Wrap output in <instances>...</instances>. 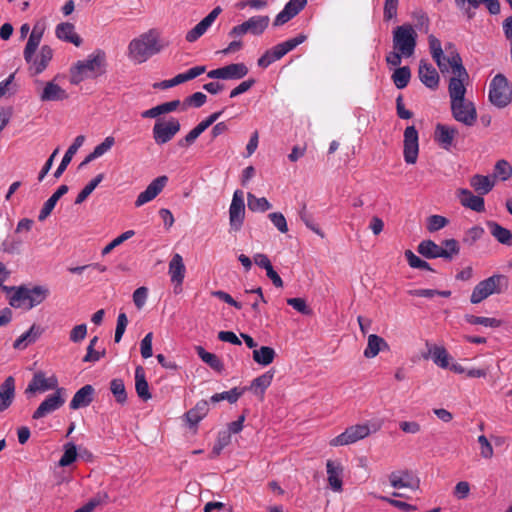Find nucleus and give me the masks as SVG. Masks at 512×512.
<instances>
[{"label":"nucleus","mask_w":512,"mask_h":512,"mask_svg":"<svg viewBox=\"0 0 512 512\" xmlns=\"http://www.w3.org/2000/svg\"><path fill=\"white\" fill-rule=\"evenodd\" d=\"M460 203L473 211L483 212L485 210V202L482 195H474L470 190L461 188L458 190Z\"/></svg>","instance_id":"nucleus-19"},{"label":"nucleus","mask_w":512,"mask_h":512,"mask_svg":"<svg viewBox=\"0 0 512 512\" xmlns=\"http://www.w3.org/2000/svg\"><path fill=\"white\" fill-rule=\"evenodd\" d=\"M287 304L292 306L296 311L303 315H312V309L307 305V302L304 298H288Z\"/></svg>","instance_id":"nucleus-59"},{"label":"nucleus","mask_w":512,"mask_h":512,"mask_svg":"<svg viewBox=\"0 0 512 512\" xmlns=\"http://www.w3.org/2000/svg\"><path fill=\"white\" fill-rule=\"evenodd\" d=\"M419 153L418 131L415 126H408L404 131V160L407 164H415Z\"/></svg>","instance_id":"nucleus-13"},{"label":"nucleus","mask_w":512,"mask_h":512,"mask_svg":"<svg viewBox=\"0 0 512 512\" xmlns=\"http://www.w3.org/2000/svg\"><path fill=\"white\" fill-rule=\"evenodd\" d=\"M270 23V18L267 15L253 16L244 21L247 32L254 36H260L264 33Z\"/></svg>","instance_id":"nucleus-36"},{"label":"nucleus","mask_w":512,"mask_h":512,"mask_svg":"<svg viewBox=\"0 0 512 512\" xmlns=\"http://www.w3.org/2000/svg\"><path fill=\"white\" fill-rule=\"evenodd\" d=\"M511 174V165L506 160L502 159L496 162L492 178L495 180L498 176H500L502 180H507Z\"/></svg>","instance_id":"nucleus-57"},{"label":"nucleus","mask_w":512,"mask_h":512,"mask_svg":"<svg viewBox=\"0 0 512 512\" xmlns=\"http://www.w3.org/2000/svg\"><path fill=\"white\" fill-rule=\"evenodd\" d=\"M489 101L497 108H505L512 101V90L508 79L501 73L494 76L489 84Z\"/></svg>","instance_id":"nucleus-6"},{"label":"nucleus","mask_w":512,"mask_h":512,"mask_svg":"<svg viewBox=\"0 0 512 512\" xmlns=\"http://www.w3.org/2000/svg\"><path fill=\"white\" fill-rule=\"evenodd\" d=\"M486 225L489 228L491 235L500 244L508 246L512 245V232L509 229L502 227L496 221H487Z\"/></svg>","instance_id":"nucleus-35"},{"label":"nucleus","mask_w":512,"mask_h":512,"mask_svg":"<svg viewBox=\"0 0 512 512\" xmlns=\"http://www.w3.org/2000/svg\"><path fill=\"white\" fill-rule=\"evenodd\" d=\"M465 321L472 325H483L485 327L497 328L501 326V321L496 318L475 316L472 314L465 315Z\"/></svg>","instance_id":"nucleus-47"},{"label":"nucleus","mask_w":512,"mask_h":512,"mask_svg":"<svg viewBox=\"0 0 512 512\" xmlns=\"http://www.w3.org/2000/svg\"><path fill=\"white\" fill-rule=\"evenodd\" d=\"M247 205L249 210L253 212H265L272 207L270 202L265 197L258 198L250 192L247 194Z\"/></svg>","instance_id":"nucleus-43"},{"label":"nucleus","mask_w":512,"mask_h":512,"mask_svg":"<svg viewBox=\"0 0 512 512\" xmlns=\"http://www.w3.org/2000/svg\"><path fill=\"white\" fill-rule=\"evenodd\" d=\"M181 125L178 119L171 118L168 121L158 119L153 127V139L158 145L168 143L180 131Z\"/></svg>","instance_id":"nucleus-8"},{"label":"nucleus","mask_w":512,"mask_h":512,"mask_svg":"<svg viewBox=\"0 0 512 512\" xmlns=\"http://www.w3.org/2000/svg\"><path fill=\"white\" fill-rule=\"evenodd\" d=\"M63 393L64 388H57L53 394L48 395L46 399L34 411L32 418L38 420L61 408L65 403Z\"/></svg>","instance_id":"nucleus-11"},{"label":"nucleus","mask_w":512,"mask_h":512,"mask_svg":"<svg viewBox=\"0 0 512 512\" xmlns=\"http://www.w3.org/2000/svg\"><path fill=\"white\" fill-rule=\"evenodd\" d=\"M273 225L281 232L286 233L288 226L284 215L281 212H272L268 215Z\"/></svg>","instance_id":"nucleus-64"},{"label":"nucleus","mask_w":512,"mask_h":512,"mask_svg":"<svg viewBox=\"0 0 512 512\" xmlns=\"http://www.w3.org/2000/svg\"><path fill=\"white\" fill-rule=\"evenodd\" d=\"M68 98V94L64 89L54 82H48L40 96L42 101H61Z\"/></svg>","instance_id":"nucleus-37"},{"label":"nucleus","mask_w":512,"mask_h":512,"mask_svg":"<svg viewBox=\"0 0 512 512\" xmlns=\"http://www.w3.org/2000/svg\"><path fill=\"white\" fill-rule=\"evenodd\" d=\"M104 179V174L100 173L95 178H93L77 195L75 199V204L83 203L88 196L94 191V189L101 183Z\"/></svg>","instance_id":"nucleus-46"},{"label":"nucleus","mask_w":512,"mask_h":512,"mask_svg":"<svg viewBox=\"0 0 512 512\" xmlns=\"http://www.w3.org/2000/svg\"><path fill=\"white\" fill-rule=\"evenodd\" d=\"M245 218V204L243 192L236 190L233 194L232 202L229 208V222L231 230L237 232L241 229Z\"/></svg>","instance_id":"nucleus-10"},{"label":"nucleus","mask_w":512,"mask_h":512,"mask_svg":"<svg viewBox=\"0 0 512 512\" xmlns=\"http://www.w3.org/2000/svg\"><path fill=\"white\" fill-rule=\"evenodd\" d=\"M306 39V35L299 34L295 38L277 44L272 49H269V51L272 52V56L276 61L284 57L288 52L296 48L298 45L302 44Z\"/></svg>","instance_id":"nucleus-21"},{"label":"nucleus","mask_w":512,"mask_h":512,"mask_svg":"<svg viewBox=\"0 0 512 512\" xmlns=\"http://www.w3.org/2000/svg\"><path fill=\"white\" fill-rule=\"evenodd\" d=\"M209 412V405L206 400H201L185 413V418L191 427L196 426Z\"/></svg>","instance_id":"nucleus-27"},{"label":"nucleus","mask_w":512,"mask_h":512,"mask_svg":"<svg viewBox=\"0 0 512 512\" xmlns=\"http://www.w3.org/2000/svg\"><path fill=\"white\" fill-rule=\"evenodd\" d=\"M301 220L305 223V225L315 232L316 234L324 237V233L319 229V227L314 223L313 216L306 209V205H303L302 209L299 212Z\"/></svg>","instance_id":"nucleus-60"},{"label":"nucleus","mask_w":512,"mask_h":512,"mask_svg":"<svg viewBox=\"0 0 512 512\" xmlns=\"http://www.w3.org/2000/svg\"><path fill=\"white\" fill-rule=\"evenodd\" d=\"M77 447L74 443L68 442L64 445V453L59 461L60 467L71 465L77 458Z\"/></svg>","instance_id":"nucleus-49"},{"label":"nucleus","mask_w":512,"mask_h":512,"mask_svg":"<svg viewBox=\"0 0 512 512\" xmlns=\"http://www.w3.org/2000/svg\"><path fill=\"white\" fill-rule=\"evenodd\" d=\"M135 232L133 230H128L118 237H116L114 240H112L108 245H106L102 250V255L109 254L114 248L122 244L124 241L130 239L133 237Z\"/></svg>","instance_id":"nucleus-61"},{"label":"nucleus","mask_w":512,"mask_h":512,"mask_svg":"<svg viewBox=\"0 0 512 512\" xmlns=\"http://www.w3.org/2000/svg\"><path fill=\"white\" fill-rule=\"evenodd\" d=\"M195 349L204 363L209 365L213 370L222 372L224 365L217 355L207 352L202 346H196Z\"/></svg>","instance_id":"nucleus-42"},{"label":"nucleus","mask_w":512,"mask_h":512,"mask_svg":"<svg viewBox=\"0 0 512 512\" xmlns=\"http://www.w3.org/2000/svg\"><path fill=\"white\" fill-rule=\"evenodd\" d=\"M85 141V137L83 135H79L74 139V142L69 146L66 153L64 154L62 161L56 171L54 172V177L59 178L64 171L66 170L67 166L72 161L73 156L76 154L78 149L82 146V144Z\"/></svg>","instance_id":"nucleus-22"},{"label":"nucleus","mask_w":512,"mask_h":512,"mask_svg":"<svg viewBox=\"0 0 512 512\" xmlns=\"http://www.w3.org/2000/svg\"><path fill=\"white\" fill-rule=\"evenodd\" d=\"M110 390L119 404L127 401V393L122 379H113L110 382Z\"/></svg>","instance_id":"nucleus-48"},{"label":"nucleus","mask_w":512,"mask_h":512,"mask_svg":"<svg viewBox=\"0 0 512 512\" xmlns=\"http://www.w3.org/2000/svg\"><path fill=\"white\" fill-rule=\"evenodd\" d=\"M59 383L55 375L46 377L43 371L34 373L31 381L25 389V394H35L36 392H45L48 390H57Z\"/></svg>","instance_id":"nucleus-12"},{"label":"nucleus","mask_w":512,"mask_h":512,"mask_svg":"<svg viewBox=\"0 0 512 512\" xmlns=\"http://www.w3.org/2000/svg\"><path fill=\"white\" fill-rule=\"evenodd\" d=\"M457 134L458 129L456 127L438 123L435 126L434 140L442 148L449 150L453 145V140Z\"/></svg>","instance_id":"nucleus-16"},{"label":"nucleus","mask_w":512,"mask_h":512,"mask_svg":"<svg viewBox=\"0 0 512 512\" xmlns=\"http://www.w3.org/2000/svg\"><path fill=\"white\" fill-rule=\"evenodd\" d=\"M382 350H389V345L385 339L376 334L369 335L367 347L364 350V356L368 359L374 358Z\"/></svg>","instance_id":"nucleus-32"},{"label":"nucleus","mask_w":512,"mask_h":512,"mask_svg":"<svg viewBox=\"0 0 512 512\" xmlns=\"http://www.w3.org/2000/svg\"><path fill=\"white\" fill-rule=\"evenodd\" d=\"M249 72L245 63H231L223 66L224 80H239Z\"/></svg>","instance_id":"nucleus-39"},{"label":"nucleus","mask_w":512,"mask_h":512,"mask_svg":"<svg viewBox=\"0 0 512 512\" xmlns=\"http://www.w3.org/2000/svg\"><path fill=\"white\" fill-rule=\"evenodd\" d=\"M207 101V96L202 92H195L194 94L186 97L182 102L181 109L184 111L188 107L199 108L203 106Z\"/></svg>","instance_id":"nucleus-51"},{"label":"nucleus","mask_w":512,"mask_h":512,"mask_svg":"<svg viewBox=\"0 0 512 512\" xmlns=\"http://www.w3.org/2000/svg\"><path fill=\"white\" fill-rule=\"evenodd\" d=\"M484 229L480 226H474L466 231L462 241L463 243L472 246L476 241L482 238Z\"/></svg>","instance_id":"nucleus-62"},{"label":"nucleus","mask_w":512,"mask_h":512,"mask_svg":"<svg viewBox=\"0 0 512 512\" xmlns=\"http://www.w3.org/2000/svg\"><path fill=\"white\" fill-rule=\"evenodd\" d=\"M23 241L17 237L7 238L2 242V251L7 254H20Z\"/></svg>","instance_id":"nucleus-55"},{"label":"nucleus","mask_w":512,"mask_h":512,"mask_svg":"<svg viewBox=\"0 0 512 512\" xmlns=\"http://www.w3.org/2000/svg\"><path fill=\"white\" fill-rule=\"evenodd\" d=\"M202 133L203 131L201 128L198 125L195 126L184 138L178 141V146L181 148H188Z\"/></svg>","instance_id":"nucleus-63"},{"label":"nucleus","mask_w":512,"mask_h":512,"mask_svg":"<svg viewBox=\"0 0 512 512\" xmlns=\"http://www.w3.org/2000/svg\"><path fill=\"white\" fill-rule=\"evenodd\" d=\"M381 428V424L373 423L372 429L368 424L352 425L345 429L343 433L333 438L330 441L331 446H344L355 443L370 435L371 432H376Z\"/></svg>","instance_id":"nucleus-7"},{"label":"nucleus","mask_w":512,"mask_h":512,"mask_svg":"<svg viewBox=\"0 0 512 512\" xmlns=\"http://www.w3.org/2000/svg\"><path fill=\"white\" fill-rule=\"evenodd\" d=\"M168 272L171 277V282L175 284V293H178L177 287H181L186 272L183 258L180 254L176 253L172 256Z\"/></svg>","instance_id":"nucleus-18"},{"label":"nucleus","mask_w":512,"mask_h":512,"mask_svg":"<svg viewBox=\"0 0 512 512\" xmlns=\"http://www.w3.org/2000/svg\"><path fill=\"white\" fill-rule=\"evenodd\" d=\"M419 78L421 82L428 88L435 90L439 86V74L431 63L427 60H420Z\"/></svg>","instance_id":"nucleus-15"},{"label":"nucleus","mask_w":512,"mask_h":512,"mask_svg":"<svg viewBox=\"0 0 512 512\" xmlns=\"http://www.w3.org/2000/svg\"><path fill=\"white\" fill-rule=\"evenodd\" d=\"M327 475H328V483L331 489L335 492L342 491V477L344 468L340 462H336L333 460H328L326 463Z\"/></svg>","instance_id":"nucleus-17"},{"label":"nucleus","mask_w":512,"mask_h":512,"mask_svg":"<svg viewBox=\"0 0 512 512\" xmlns=\"http://www.w3.org/2000/svg\"><path fill=\"white\" fill-rule=\"evenodd\" d=\"M417 252L427 259L442 258V255H446L443 252V247L430 239L421 241L417 247Z\"/></svg>","instance_id":"nucleus-29"},{"label":"nucleus","mask_w":512,"mask_h":512,"mask_svg":"<svg viewBox=\"0 0 512 512\" xmlns=\"http://www.w3.org/2000/svg\"><path fill=\"white\" fill-rule=\"evenodd\" d=\"M444 61H446L452 69V73L454 74L452 78L469 80V74L463 65L462 58L459 53L447 55Z\"/></svg>","instance_id":"nucleus-38"},{"label":"nucleus","mask_w":512,"mask_h":512,"mask_svg":"<svg viewBox=\"0 0 512 512\" xmlns=\"http://www.w3.org/2000/svg\"><path fill=\"white\" fill-rule=\"evenodd\" d=\"M231 442V435L227 431H220L218 433L217 442L215 443L210 457L215 458L220 455L221 451L230 444Z\"/></svg>","instance_id":"nucleus-50"},{"label":"nucleus","mask_w":512,"mask_h":512,"mask_svg":"<svg viewBox=\"0 0 512 512\" xmlns=\"http://www.w3.org/2000/svg\"><path fill=\"white\" fill-rule=\"evenodd\" d=\"M41 38L33 36L30 34L28 41L26 43V46L23 51L24 59L27 63H31L34 57V54L39 47V44L41 42Z\"/></svg>","instance_id":"nucleus-53"},{"label":"nucleus","mask_w":512,"mask_h":512,"mask_svg":"<svg viewBox=\"0 0 512 512\" xmlns=\"http://www.w3.org/2000/svg\"><path fill=\"white\" fill-rule=\"evenodd\" d=\"M69 188L63 184L52 194V196L44 203L39 215L38 220L44 221L54 209L58 200L68 192Z\"/></svg>","instance_id":"nucleus-31"},{"label":"nucleus","mask_w":512,"mask_h":512,"mask_svg":"<svg viewBox=\"0 0 512 512\" xmlns=\"http://www.w3.org/2000/svg\"><path fill=\"white\" fill-rule=\"evenodd\" d=\"M449 220L441 215H431L427 219V230L429 232H436L447 226Z\"/></svg>","instance_id":"nucleus-58"},{"label":"nucleus","mask_w":512,"mask_h":512,"mask_svg":"<svg viewBox=\"0 0 512 512\" xmlns=\"http://www.w3.org/2000/svg\"><path fill=\"white\" fill-rule=\"evenodd\" d=\"M276 357V352L272 347L262 346L253 350V360L263 366L270 365Z\"/></svg>","instance_id":"nucleus-41"},{"label":"nucleus","mask_w":512,"mask_h":512,"mask_svg":"<svg viewBox=\"0 0 512 512\" xmlns=\"http://www.w3.org/2000/svg\"><path fill=\"white\" fill-rule=\"evenodd\" d=\"M106 54L103 50H97L87 60L78 61L70 69V82L79 84L85 78L96 77L105 73Z\"/></svg>","instance_id":"nucleus-2"},{"label":"nucleus","mask_w":512,"mask_h":512,"mask_svg":"<svg viewBox=\"0 0 512 512\" xmlns=\"http://www.w3.org/2000/svg\"><path fill=\"white\" fill-rule=\"evenodd\" d=\"M389 482L393 488H411L414 489L418 481L414 483L411 473L408 471L392 472L389 475Z\"/></svg>","instance_id":"nucleus-30"},{"label":"nucleus","mask_w":512,"mask_h":512,"mask_svg":"<svg viewBox=\"0 0 512 512\" xmlns=\"http://www.w3.org/2000/svg\"><path fill=\"white\" fill-rule=\"evenodd\" d=\"M53 58V49L49 45H43L36 58L33 57L30 63V69H34V74L42 73Z\"/></svg>","instance_id":"nucleus-23"},{"label":"nucleus","mask_w":512,"mask_h":512,"mask_svg":"<svg viewBox=\"0 0 512 512\" xmlns=\"http://www.w3.org/2000/svg\"><path fill=\"white\" fill-rule=\"evenodd\" d=\"M508 288V278L503 274H494L480 281L470 296L472 304H478L492 294H501Z\"/></svg>","instance_id":"nucleus-4"},{"label":"nucleus","mask_w":512,"mask_h":512,"mask_svg":"<svg viewBox=\"0 0 512 512\" xmlns=\"http://www.w3.org/2000/svg\"><path fill=\"white\" fill-rule=\"evenodd\" d=\"M135 389L138 397L143 401L151 399L152 395L149 392V385L145 378V371L142 366H137L135 369Z\"/></svg>","instance_id":"nucleus-33"},{"label":"nucleus","mask_w":512,"mask_h":512,"mask_svg":"<svg viewBox=\"0 0 512 512\" xmlns=\"http://www.w3.org/2000/svg\"><path fill=\"white\" fill-rule=\"evenodd\" d=\"M428 44L433 60L436 62L440 71L444 73L447 71V65L444 63L445 56L443 55V49L440 40L434 35H429Z\"/></svg>","instance_id":"nucleus-34"},{"label":"nucleus","mask_w":512,"mask_h":512,"mask_svg":"<svg viewBox=\"0 0 512 512\" xmlns=\"http://www.w3.org/2000/svg\"><path fill=\"white\" fill-rule=\"evenodd\" d=\"M94 388L92 385H85L80 388L73 396L70 402L71 409H78L80 407H86L93 401Z\"/></svg>","instance_id":"nucleus-24"},{"label":"nucleus","mask_w":512,"mask_h":512,"mask_svg":"<svg viewBox=\"0 0 512 512\" xmlns=\"http://www.w3.org/2000/svg\"><path fill=\"white\" fill-rule=\"evenodd\" d=\"M469 80H462L459 78H450L448 84V93L450 97V104L462 102L465 100L466 87L465 83Z\"/></svg>","instance_id":"nucleus-28"},{"label":"nucleus","mask_w":512,"mask_h":512,"mask_svg":"<svg viewBox=\"0 0 512 512\" xmlns=\"http://www.w3.org/2000/svg\"><path fill=\"white\" fill-rule=\"evenodd\" d=\"M405 257L411 268L434 271L427 261L415 255L411 250L405 251Z\"/></svg>","instance_id":"nucleus-54"},{"label":"nucleus","mask_w":512,"mask_h":512,"mask_svg":"<svg viewBox=\"0 0 512 512\" xmlns=\"http://www.w3.org/2000/svg\"><path fill=\"white\" fill-rule=\"evenodd\" d=\"M471 187L479 195L488 194L495 186V181L492 176H485L481 174H475L470 178Z\"/></svg>","instance_id":"nucleus-26"},{"label":"nucleus","mask_w":512,"mask_h":512,"mask_svg":"<svg viewBox=\"0 0 512 512\" xmlns=\"http://www.w3.org/2000/svg\"><path fill=\"white\" fill-rule=\"evenodd\" d=\"M443 252L446 255H442V258L446 260H452L454 256L458 255L460 252V246L457 240L455 239H446L442 241Z\"/></svg>","instance_id":"nucleus-56"},{"label":"nucleus","mask_w":512,"mask_h":512,"mask_svg":"<svg viewBox=\"0 0 512 512\" xmlns=\"http://www.w3.org/2000/svg\"><path fill=\"white\" fill-rule=\"evenodd\" d=\"M49 294L50 291L45 286L37 285L33 288H28L25 285H21L16 294H12L9 297V305L16 309L24 307L30 310L43 303Z\"/></svg>","instance_id":"nucleus-3"},{"label":"nucleus","mask_w":512,"mask_h":512,"mask_svg":"<svg viewBox=\"0 0 512 512\" xmlns=\"http://www.w3.org/2000/svg\"><path fill=\"white\" fill-rule=\"evenodd\" d=\"M411 78V70L408 66L397 68L392 74V80L398 89H404Z\"/></svg>","instance_id":"nucleus-44"},{"label":"nucleus","mask_w":512,"mask_h":512,"mask_svg":"<svg viewBox=\"0 0 512 512\" xmlns=\"http://www.w3.org/2000/svg\"><path fill=\"white\" fill-rule=\"evenodd\" d=\"M273 377L274 370L272 369L255 378L251 382V385L247 387V390H251L255 394L260 393L261 395H263L264 391L271 385Z\"/></svg>","instance_id":"nucleus-40"},{"label":"nucleus","mask_w":512,"mask_h":512,"mask_svg":"<svg viewBox=\"0 0 512 512\" xmlns=\"http://www.w3.org/2000/svg\"><path fill=\"white\" fill-rule=\"evenodd\" d=\"M55 34L58 39L80 46L82 39L74 31V25L69 22L60 23L56 26Z\"/></svg>","instance_id":"nucleus-25"},{"label":"nucleus","mask_w":512,"mask_h":512,"mask_svg":"<svg viewBox=\"0 0 512 512\" xmlns=\"http://www.w3.org/2000/svg\"><path fill=\"white\" fill-rule=\"evenodd\" d=\"M41 38L33 36L30 34L28 41L26 43V46L23 51L24 59L27 63H31L34 57V54L39 47V44L41 42Z\"/></svg>","instance_id":"nucleus-52"},{"label":"nucleus","mask_w":512,"mask_h":512,"mask_svg":"<svg viewBox=\"0 0 512 512\" xmlns=\"http://www.w3.org/2000/svg\"><path fill=\"white\" fill-rule=\"evenodd\" d=\"M417 45V33L411 24L397 26L393 30V48L404 57H411Z\"/></svg>","instance_id":"nucleus-5"},{"label":"nucleus","mask_w":512,"mask_h":512,"mask_svg":"<svg viewBox=\"0 0 512 512\" xmlns=\"http://www.w3.org/2000/svg\"><path fill=\"white\" fill-rule=\"evenodd\" d=\"M451 114L453 118L467 126L472 127L477 121V110L473 102L470 100H463L462 102H456L450 104Z\"/></svg>","instance_id":"nucleus-9"},{"label":"nucleus","mask_w":512,"mask_h":512,"mask_svg":"<svg viewBox=\"0 0 512 512\" xmlns=\"http://www.w3.org/2000/svg\"><path fill=\"white\" fill-rule=\"evenodd\" d=\"M15 398V380L8 376L0 385V412L7 410Z\"/></svg>","instance_id":"nucleus-20"},{"label":"nucleus","mask_w":512,"mask_h":512,"mask_svg":"<svg viewBox=\"0 0 512 512\" xmlns=\"http://www.w3.org/2000/svg\"><path fill=\"white\" fill-rule=\"evenodd\" d=\"M168 182V177L163 175L155 178L147 187L146 189L141 192L136 201L135 206L140 207L144 205L145 203L153 200L158 194L162 192L164 187L166 186Z\"/></svg>","instance_id":"nucleus-14"},{"label":"nucleus","mask_w":512,"mask_h":512,"mask_svg":"<svg viewBox=\"0 0 512 512\" xmlns=\"http://www.w3.org/2000/svg\"><path fill=\"white\" fill-rule=\"evenodd\" d=\"M165 46L167 44L161 43L159 32L150 29L129 43L128 53L132 60L143 63L151 56L159 53Z\"/></svg>","instance_id":"nucleus-1"},{"label":"nucleus","mask_w":512,"mask_h":512,"mask_svg":"<svg viewBox=\"0 0 512 512\" xmlns=\"http://www.w3.org/2000/svg\"><path fill=\"white\" fill-rule=\"evenodd\" d=\"M429 354H431L433 362L440 366L441 368L449 367V354L444 347L441 346H433V348L429 349Z\"/></svg>","instance_id":"nucleus-45"}]
</instances>
